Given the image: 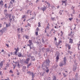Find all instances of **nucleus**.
<instances>
[{
  "label": "nucleus",
  "mask_w": 80,
  "mask_h": 80,
  "mask_svg": "<svg viewBox=\"0 0 80 80\" xmlns=\"http://www.w3.org/2000/svg\"><path fill=\"white\" fill-rule=\"evenodd\" d=\"M51 62V61L49 59H46V60L43 62L41 65V68H42L43 70L45 71L46 69H48V67H50V63ZM43 67H45V68ZM45 68H46V69Z\"/></svg>",
  "instance_id": "nucleus-1"
},
{
  "label": "nucleus",
  "mask_w": 80,
  "mask_h": 80,
  "mask_svg": "<svg viewBox=\"0 0 80 80\" xmlns=\"http://www.w3.org/2000/svg\"><path fill=\"white\" fill-rule=\"evenodd\" d=\"M2 30H0V32H1V33L3 34V32H5L7 30V28H2Z\"/></svg>",
  "instance_id": "nucleus-2"
},
{
  "label": "nucleus",
  "mask_w": 80,
  "mask_h": 80,
  "mask_svg": "<svg viewBox=\"0 0 80 80\" xmlns=\"http://www.w3.org/2000/svg\"><path fill=\"white\" fill-rule=\"evenodd\" d=\"M19 50H20V49L18 48V47L16 50L14 52V54H13V55H18L17 54V52H18V51H19Z\"/></svg>",
  "instance_id": "nucleus-3"
},
{
  "label": "nucleus",
  "mask_w": 80,
  "mask_h": 80,
  "mask_svg": "<svg viewBox=\"0 0 80 80\" xmlns=\"http://www.w3.org/2000/svg\"><path fill=\"white\" fill-rule=\"evenodd\" d=\"M67 59H66V57H65L63 58V62L64 65H66L67 63Z\"/></svg>",
  "instance_id": "nucleus-4"
},
{
  "label": "nucleus",
  "mask_w": 80,
  "mask_h": 80,
  "mask_svg": "<svg viewBox=\"0 0 80 80\" xmlns=\"http://www.w3.org/2000/svg\"><path fill=\"white\" fill-rule=\"evenodd\" d=\"M66 47L68 46V48L69 50H70V48H71V45H70L68 44H66Z\"/></svg>",
  "instance_id": "nucleus-5"
},
{
  "label": "nucleus",
  "mask_w": 80,
  "mask_h": 80,
  "mask_svg": "<svg viewBox=\"0 0 80 80\" xmlns=\"http://www.w3.org/2000/svg\"><path fill=\"white\" fill-rule=\"evenodd\" d=\"M62 41L60 40L59 41V42L57 43V42H56V45H57V46H58V45H60V43H62Z\"/></svg>",
  "instance_id": "nucleus-6"
},
{
  "label": "nucleus",
  "mask_w": 80,
  "mask_h": 80,
  "mask_svg": "<svg viewBox=\"0 0 80 80\" xmlns=\"http://www.w3.org/2000/svg\"><path fill=\"white\" fill-rule=\"evenodd\" d=\"M3 62H4V61H2L0 63V67L1 68H2V67L3 66Z\"/></svg>",
  "instance_id": "nucleus-7"
},
{
  "label": "nucleus",
  "mask_w": 80,
  "mask_h": 80,
  "mask_svg": "<svg viewBox=\"0 0 80 80\" xmlns=\"http://www.w3.org/2000/svg\"><path fill=\"white\" fill-rule=\"evenodd\" d=\"M31 58L32 61H35V56H32V57H31Z\"/></svg>",
  "instance_id": "nucleus-8"
},
{
  "label": "nucleus",
  "mask_w": 80,
  "mask_h": 80,
  "mask_svg": "<svg viewBox=\"0 0 80 80\" xmlns=\"http://www.w3.org/2000/svg\"><path fill=\"white\" fill-rule=\"evenodd\" d=\"M22 52H18V57H22Z\"/></svg>",
  "instance_id": "nucleus-9"
},
{
  "label": "nucleus",
  "mask_w": 80,
  "mask_h": 80,
  "mask_svg": "<svg viewBox=\"0 0 80 80\" xmlns=\"http://www.w3.org/2000/svg\"><path fill=\"white\" fill-rule=\"evenodd\" d=\"M49 52L51 53V52H53V48H49Z\"/></svg>",
  "instance_id": "nucleus-10"
},
{
  "label": "nucleus",
  "mask_w": 80,
  "mask_h": 80,
  "mask_svg": "<svg viewBox=\"0 0 80 80\" xmlns=\"http://www.w3.org/2000/svg\"><path fill=\"white\" fill-rule=\"evenodd\" d=\"M41 9L42 10H45L47 9V7L44 6V7L41 8Z\"/></svg>",
  "instance_id": "nucleus-11"
},
{
  "label": "nucleus",
  "mask_w": 80,
  "mask_h": 80,
  "mask_svg": "<svg viewBox=\"0 0 80 80\" xmlns=\"http://www.w3.org/2000/svg\"><path fill=\"white\" fill-rule=\"evenodd\" d=\"M38 55L39 56V58L40 59L42 58V54H40V53L39 52L38 53Z\"/></svg>",
  "instance_id": "nucleus-12"
},
{
  "label": "nucleus",
  "mask_w": 80,
  "mask_h": 80,
  "mask_svg": "<svg viewBox=\"0 0 80 80\" xmlns=\"http://www.w3.org/2000/svg\"><path fill=\"white\" fill-rule=\"evenodd\" d=\"M57 67H58V65H53L52 66V68H54V69H56V68H57Z\"/></svg>",
  "instance_id": "nucleus-13"
},
{
  "label": "nucleus",
  "mask_w": 80,
  "mask_h": 80,
  "mask_svg": "<svg viewBox=\"0 0 80 80\" xmlns=\"http://www.w3.org/2000/svg\"><path fill=\"white\" fill-rule=\"evenodd\" d=\"M73 40L72 39L70 38L69 39V43H72Z\"/></svg>",
  "instance_id": "nucleus-14"
},
{
  "label": "nucleus",
  "mask_w": 80,
  "mask_h": 80,
  "mask_svg": "<svg viewBox=\"0 0 80 80\" xmlns=\"http://www.w3.org/2000/svg\"><path fill=\"white\" fill-rule=\"evenodd\" d=\"M73 71H75L77 70V66H75L73 68Z\"/></svg>",
  "instance_id": "nucleus-15"
},
{
  "label": "nucleus",
  "mask_w": 80,
  "mask_h": 80,
  "mask_svg": "<svg viewBox=\"0 0 80 80\" xmlns=\"http://www.w3.org/2000/svg\"><path fill=\"white\" fill-rule=\"evenodd\" d=\"M31 65H32L31 63H30L28 64L27 65L28 68V67Z\"/></svg>",
  "instance_id": "nucleus-16"
},
{
  "label": "nucleus",
  "mask_w": 80,
  "mask_h": 80,
  "mask_svg": "<svg viewBox=\"0 0 80 80\" xmlns=\"http://www.w3.org/2000/svg\"><path fill=\"white\" fill-rule=\"evenodd\" d=\"M27 47H29L30 48V50H31V48L32 47H31V44H27Z\"/></svg>",
  "instance_id": "nucleus-17"
},
{
  "label": "nucleus",
  "mask_w": 80,
  "mask_h": 80,
  "mask_svg": "<svg viewBox=\"0 0 80 80\" xmlns=\"http://www.w3.org/2000/svg\"><path fill=\"white\" fill-rule=\"evenodd\" d=\"M56 78H57L56 77V76H54L52 80H56Z\"/></svg>",
  "instance_id": "nucleus-18"
},
{
  "label": "nucleus",
  "mask_w": 80,
  "mask_h": 80,
  "mask_svg": "<svg viewBox=\"0 0 80 80\" xmlns=\"http://www.w3.org/2000/svg\"><path fill=\"white\" fill-rule=\"evenodd\" d=\"M42 42L43 43H45V41L44 40V39H43V38H42Z\"/></svg>",
  "instance_id": "nucleus-19"
},
{
  "label": "nucleus",
  "mask_w": 80,
  "mask_h": 80,
  "mask_svg": "<svg viewBox=\"0 0 80 80\" xmlns=\"http://www.w3.org/2000/svg\"><path fill=\"white\" fill-rule=\"evenodd\" d=\"M27 68V67L25 66H24L22 67V70H25Z\"/></svg>",
  "instance_id": "nucleus-20"
},
{
  "label": "nucleus",
  "mask_w": 80,
  "mask_h": 80,
  "mask_svg": "<svg viewBox=\"0 0 80 80\" xmlns=\"http://www.w3.org/2000/svg\"><path fill=\"white\" fill-rule=\"evenodd\" d=\"M32 75V79H33V78L35 77V74H33Z\"/></svg>",
  "instance_id": "nucleus-21"
},
{
  "label": "nucleus",
  "mask_w": 80,
  "mask_h": 80,
  "mask_svg": "<svg viewBox=\"0 0 80 80\" xmlns=\"http://www.w3.org/2000/svg\"><path fill=\"white\" fill-rule=\"evenodd\" d=\"M61 11V10L59 12V13H60V15H62V12H63V10H62V11Z\"/></svg>",
  "instance_id": "nucleus-22"
},
{
  "label": "nucleus",
  "mask_w": 80,
  "mask_h": 80,
  "mask_svg": "<svg viewBox=\"0 0 80 80\" xmlns=\"http://www.w3.org/2000/svg\"><path fill=\"white\" fill-rule=\"evenodd\" d=\"M51 19L53 21H54V20H55V18H51Z\"/></svg>",
  "instance_id": "nucleus-23"
},
{
  "label": "nucleus",
  "mask_w": 80,
  "mask_h": 80,
  "mask_svg": "<svg viewBox=\"0 0 80 80\" xmlns=\"http://www.w3.org/2000/svg\"><path fill=\"white\" fill-rule=\"evenodd\" d=\"M29 43H30V44H33V43H32V42L31 40H29Z\"/></svg>",
  "instance_id": "nucleus-24"
},
{
  "label": "nucleus",
  "mask_w": 80,
  "mask_h": 80,
  "mask_svg": "<svg viewBox=\"0 0 80 80\" xmlns=\"http://www.w3.org/2000/svg\"><path fill=\"white\" fill-rule=\"evenodd\" d=\"M63 65H64V64H63V63H61L60 65V66L61 67H63Z\"/></svg>",
  "instance_id": "nucleus-25"
},
{
  "label": "nucleus",
  "mask_w": 80,
  "mask_h": 80,
  "mask_svg": "<svg viewBox=\"0 0 80 80\" xmlns=\"http://www.w3.org/2000/svg\"><path fill=\"white\" fill-rule=\"evenodd\" d=\"M46 50L47 52H50V51H49V48H48L46 49Z\"/></svg>",
  "instance_id": "nucleus-26"
},
{
  "label": "nucleus",
  "mask_w": 80,
  "mask_h": 80,
  "mask_svg": "<svg viewBox=\"0 0 80 80\" xmlns=\"http://www.w3.org/2000/svg\"><path fill=\"white\" fill-rule=\"evenodd\" d=\"M72 14H74V15H75V14H76V12H75V10H73L72 11Z\"/></svg>",
  "instance_id": "nucleus-27"
},
{
  "label": "nucleus",
  "mask_w": 80,
  "mask_h": 80,
  "mask_svg": "<svg viewBox=\"0 0 80 80\" xmlns=\"http://www.w3.org/2000/svg\"><path fill=\"white\" fill-rule=\"evenodd\" d=\"M38 27H41V24L40 22H39L38 23Z\"/></svg>",
  "instance_id": "nucleus-28"
},
{
  "label": "nucleus",
  "mask_w": 80,
  "mask_h": 80,
  "mask_svg": "<svg viewBox=\"0 0 80 80\" xmlns=\"http://www.w3.org/2000/svg\"><path fill=\"white\" fill-rule=\"evenodd\" d=\"M17 66L19 68H20V64H19V62H18Z\"/></svg>",
  "instance_id": "nucleus-29"
},
{
  "label": "nucleus",
  "mask_w": 80,
  "mask_h": 80,
  "mask_svg": "<svg viewBox=\"0 0 80 80\" xmlns=\"http://www.w3.org/2000/svg\"><path fill=\"white\" fill-rule=\"evenodd\" d=\"M75 62V64L76 65L75 67H77L78 65V63L77 62H75V61H74Z\"/></svg>",
  "instance_id": "nucleus-30"
},
{
  "label": "nucleus",
  "mask_w": 80,
  "mask_h": 80,
  "mask_svg": "<svg viewBox=\"0 0 80 80\" xmlns=\"http://www.w3.org/2000/svg\"><path fill=\"white\" fill-rule=\"evenodd\" d=\"M56 59L57 60H58L59 59V57L58 56V55H57V57H56Z\"/></svg>",
  "instance_id": "nucleus-31"
},
{
  "label": "nucleus",
  "mask_w": 80,
  "mask_h": 80,
  "mask_svg": "<svg viewBox=\"0 0 80 80\" xmlns=\"http://www.w3.org/2000/svg\"><path fill=\"white\" fill-rule=\"evenodd\" d=\"M62 5H63V3H66L67 2H66V1H62Z\"/></svg>",
  "instance_id": "nucleus-32"
},
{
  "label": "nucleus",
  "mask_w": 80,
  "mask_h": 80,
  "mask_svg": "<svg viewBox=\"0 0 80 80\" xmlns=\"http://www.w3.org/2000/svg\"><path fill=\"white\" fill-rule=\"evenodd\" d=\"M31 49H32V48L34 47L33 45H32V44H31Z\"/></svg>",
  "instance_id": "nucleus-33"
},
{
  "label": "nucleus",
  "mask_w": 80,
  "mask_h": 80,
  "mask_svg": "<svg viewBox=\"0 0 80 80\" xmlns=\"http://www.w3.org/2000/svg\"><path fill=\"white\" fill-rule=\"evenodd\" d=\"M33 50L34 51H35V48L34 46L32 48Z\"/></svg>",
  "instance_id": "nucleus-34"
},
{
  "label": "nucleus",
  "mask_w": 80,
  "mask_h": 80,
  "mask_svg": "<svg viewBox=\"0 0 80 80\" xmlns=\"http://www.w3.org/2000/svg\"><path fill=\"white\" fill-rule=\"evenodd\" d=\"M10 3L11 4V7H12L13 6V2L12 1H10Z\"/></svg>",
  "instance_id": "nucleus-35"
},
{
  "label": "nucleus",
  "mask_w": 80,
  "mask_h": 80,
  "mask_svg": "<svg viewBox=\"0 0 80 80\" xmlns=\"http://www.w3.org/2000/svg\"><path fill=\"white\" fill-rule=\"evenodd\" d=\"M29 60H30V58H28L26 59V62H29Z\"/></svg>",
  "instance_id": "nucleus-36"
},
{
  "label": "nucleus",
  "mask_w": 80,
  "mask_h": 80,
  "mask_svg": "<svg viewBox=\"0 0 80 80\" xmlns=\"http://www.w3.org/2000/svg\"><path fill=\"white\" fill-rule=\"evenodd\" d=\"M46 73H48L49 72V69H48L46 70Z\"/></svg>",
  "instance_id": "nucleus-37"
},
{
  "label": "nucleus",
  "mask_w": 80,
  "mask_h": 80,
  "mask_svg": "<svg viewBox=\"0 0 80 80\" xmlns=\"http://www.w3.org/2000/svg\"><path fill=\"white\" fill-rule=\"evenodd\" d=\"M72 19H73V18H68V20H70V21H72Z\"/></svg>",
  "instance_id": "nucleus-38"
},
{
  "label": "nucleus",
  "mask_w": 80,
  "mask_h": 80,
  "mask_svg": "<svg viewBox=\"0 0 80 80\" xmlns=\"http://www.w3.org/2000/svg\"><path fill=\"white\" fill-rule=\"evenodd\" d=\"M12 19L10 18L9 19V21H10V22H12Z\"/></svg>",
  "instance_id": "nucleus-39"
},
{
  "label": "nucleus",
  "mask_w": 80,
  "mask_h": 80,
  "mask_svg": "<svg viewBox=\"0 0 80 80\" xmlns=\"http://www.w3.org/2000/svg\"><path fill=\"white\" fill-rule=\"evenodd\" d=\"M41 50H42V52H43V51H44V50H45V49H44V48L43 47V48H41Z\"/></svg>",
  "instance_id": "nucleus-40"
},
{
  "label": "nucleus",
  "mask_w": 80,
  "mask_h": 80,
  "mask_svg": "<svg viewBox=\"0 0 80 80\" xmlns=\"http://www.w3.org/2000/svg\"><path fill=\"white\" fill-rule=\"evenodd\" d=\"M24 62L26 64H28V62L24 61Z\"/></svg>",
  "instance_id": "nucleus-41"
},
{
  "label": "nucleus",
  "mask_w": 80,
  "mask_h": 80,
  "mask_svg": "<svg viewBox=\"0 0 80 80\" xmlns=\"http://www.w3.org/2000/svg\"><path fill=\"white\" fill-rule=\"evenodd\" d=\"M25 37L26 38V39H28V36L27 35H26L25 36Z\"/></svg>",
  "instance_id": "nucleus-42"
},
{
  "label": "nucleus",
  "mask_w": 80,
  "mask_h": 80,
  "mask_svg": "<svg viewBox=\"0 0 80 80\" xmlns=\"http://www.w3.org/2000/svg\"><path fill=\"white\" fill-rule=\"evenodd\" d=\"M30 74L31 75H33V72H30Z\"/></svg>",
  "instance_id": "nucleus-43"
},
{
  "label": "nucleus",
  "mask_w": 80,
  "mask_h": 80,
  "mask_svg": "<svg viewBox=\"0 0 80 80\" xmlns=\"http://www.w3.org/2000/svg\"><path fill=\"white\" fill-rule=\"evenodd\" d=\"M36 30L37 32H38V30H39V28L38 27H37L36 29Z\"/></svg>",
  "instance_id": "nucleus-44"
},
{
  "label": "nucleus",
  "mask_w": 80,
  "mask_h": 80,
  "mask_svg": "<svg viewBox=\"0 0 80 80\" xmlns=\"http://www.w3.org/2000/svg\"><path fill=\"white\" fill-rule=\"evenodd\" d=\"M74 8H75V7L73 6H72L71 7L72 10H73Z\"/></svg>",
  "instance_id": "nucleus-45"
},
{
  "label": "nucleus",
  "mask_w": 80,
  "mask_h": 80,
  "mask_svg": "<svg viewBox=\"0 0 80 80\" xmlns=\"http://www.w3.org/2000/svg\"><path fill=\"white\" fill-rule=\"evenodd\" d=\"M7 4H5V5H4V7L5 8H7Z\"/></svg>",
  "instance_id": "nucleus-46"
},
{
  "label": "nucleus",
  "mask_w": 80,
  "mask_h": 80,
  "mask_svg": "<svg viewBox=\"0 0 80 80\" xmlns=\"http://www.w3.org/2000/svg\"><path fill=\"white\" fill-rule=\"evenodd\" d=\"M20 62L21 64H22L23 63V61L22 60H20Z\"/></svg>",
  "instance_id": "nucleus-47"
},
{
  "label": "nucleus",
  "mask_w": 80,
  "mask_h": 80,
  "mask_svg": "<svg viewBox=\"0 0 80 80\" xmlns=\"http://www.w3.org/2000/svg\"><path fill=\"white\" fill-rule=\"evenodd\" d=\"M33 12H34V14L35 16H36V15H37V13L35 12V11H33Z\"/></svg>",
  "instance_id": "nucleus-48"
},
{
  "label": "nucleus",
  "mask_w": 80,
  "mask_h": 80,
  "mask_svg": "<svg viewBox=\"0 0 80 80\" xmlns=\"http://www.w3.org/2000/svg\"><path fill=\"white\" fill-rule=\"evenodd\" d=\"M12 66H13V67L16 68V66H17V65H14V64H12Z\"/></svg>",
  "instance_id": "nucleus-49"
},
{
  "label": "nucleus",
  "mask_w": 80,
  "mask_h": 80,
  "mask_svg": "<svg viewBox=\"0 0 80 80\" xmlns=\"http://www.w3.org/2000/svg\"><path fill=\"white\" fill-rule=\"evenodd\" d=\"M8 17L9 18H10V17H11V14H8Z\"/></svg>",
  "instance_id": "nucleus-50"
},
{
  "label": "nucleus",
  "mask_w": 80,
  "mask_h": 80,
  "mask_svg": "<svg viewBox=\"0 0 80 80\" xmlns=\"http://www.w3.org/2000/svg\"><path fill=\"white\" fill-rule=\"evenodd\" d=\"M36 35L37 36L38 35V31H37L36 32Z\"/></svg>",
  "instance_id": "nucleus-51"
},
{
  "label": "nucleus",
  "mask_w": 80,
  "mask_h": 80,
  "mask_svg": "<svg viewBox=\"0 0 80 80\" xmlns=\"http://www.w3.org/2000/svg\"><path fill=\"white\" fill-rule=\"evenodd\" d=\"M69 58H70L71 60L73 58H72V56H70L69 57Z\"/></svg>",
  "instance_id": "nucleus-52"
},
{
  "label": "nucleus",
  "mask_w": 80,
  "mask_h": 80,
  "mask_svg": "<svg viewBox=\"0 0 80 80\" xmlns=\"http://www.w3.org/2000/svg\"><path fill=\"white\" fill-rule=\"evenodd\" d=\"M18 38H20V34H18Z\"/></svg>",
  "instance_id": "nucleus-53"
},
{
  "label": "nucleus",
  "mask_w": 80,
  "mask_h": 80,
  "mask_svg": "<svg viewBox=\"0 0 80 80\" xmlns=\"http://www.w3.org/2000/svg\"><path fill=\"white\" fill-rule=\"evenodd\" d=\"M74 37V34H73L72 35H71V38H73Z\"/></svg>",
  "instance_id": "nucleus-54"
},
{
  "label": "nucleus",
  "mask_w": 80,
  "mask_h": 80,
  "mask_svg": "<svg viewBox=\"0 0 80 80\" xmlns=\"http://www.w3.org/2000/svg\"><path fill=\"white\" fill-rule=\"evenodd\" d=\"M29 12H30V11L28 10L27 11V14H28V13H29Z\"/></svg>",
  "instance_id": "nucleus-55"
},
{
  "label": "nucleus",
  "mask_w": 80,
  "mask_h": 80,
  "mask_svg": "<svg viewBox=\"0 0 80 80\" xmlns=\"http://www.w3.org/2000/svg\"><path fill=\"white\" fill-rule=\"evenodd\" d=\"M9 26H8V24H6V27L8 28V27Z\"/></svg>",
  "instance_id": "nucleus-56"
},
{
  "label": "nucleus",
  "mask_w": 80,
  "mask_h": 80,
  "mask_svg": "<svg viewBox=\"0 0 80 80\" xmlns=\"http://www.w3.org/2000/svg\"><path fill=\"white\" fill-rule=\"evenodd\" d=\"M75 76L76 77H77V76H78V73H76V75H75Z\"/></svg>",
  "instance_id": "nucleus-57"
},
{
  "label": "nucleus",
  "mask_w": 80,
  "mask_h": 80,
  "mask_svg": "<svg viewBox=\"0 0 80 80\" xmlns=\"http://www.w3.org/2000/svg\"><path fill=\"white\" fill-rule=\"evenodd\" d=\"M9 73H13V72H12V70H10Z\"/></svg>",
  "instance_id": "nucleus-58"
},
{
  "label": "nucleus",
  "mask_w": 80,
  "mask_h": 80,
  "mask_svg": "<svg viewBox=\"0 0 80 80\" xmlns=\"http://www.w3.org/2000/svg\"><path fill=\"white\" fill-rule=\"evenodd\" d=\"M6 45L7 46V47H9V45H8V44H6Z\"/></svg>",
  "instance_id": "nucleus-59"
},
{
  "label": "nucleus",
  "mask_w": 80,
  "mask_h": 80,
  "mask_svg": "<svg viewBox=\"0 0 80 80\" xmlns=\"http://www.w3.org/2000/svg\"><path fill=\"white\" fill-rule=\"evenodd\" d=\"M36 42V43H37V44H39V43H40V42H38V41H37L36 42Z\"/></svg>",
  "instance_id": "nucleus-60"
},
{
  "label": "nucleus",
  "mask_w": 80,
  "mask_h": 80,
  "mask_svg": "<svg viewBox=\"0 0 80 80\" xmlns=\"http://www.w3.org/2000/svg\"><path fill=\"white\" fill-rule=\"evenodd\" d=\"M10 25H11L10 23L9 22L8 24V26H9V27H10Z\"/></svg>",
  "instance_id": "nucleus-61"
},
{
  "label": "nucleus",
  "mask_w": 80,
  "mask_h": 80,
  "mask_svg": "<svg viewBox=\"0 0 80 80\" xmlns=\"http://www.w3.org/2000/svg\"><path fill=\"white\" fill-rule=\"evenodd\" d=\"M63 77H67V75L65 74V75H63Z\"/></svg>",
  "instance_id": "nucleus-62"
},
{
  "label": "nucleus",
  "mask_w": 80,
  "mask_h": 80,
  "mask_svg": "<svg viewBox=\"0 0 80 80\" xmlns=\"http://www.w3.org/2000/svg\"><path fill=\"white\" fill-rule=\"evenodd\" d=\"M30 71H28L27 72V73H28V74H29V73H30Z\"/></svg>",
  "instance_id": "nucleus-63"
},
{
  "label": "nucleus",
  "mask_w": 80,
  "mask_h": 80,
  "mask_svg": "<svg viewBox=\"0 0 80 80\" xmlns=\"http://www.w3.org/2000/svg\"><path fill=\"white\" fill-rule=\"evenodd\" d=\"M46 3H47V5H48L50 6V3H49L48 2H46Z\"/></svg>",
  "instance_id": "nucleus-64"
}]
</instances>
